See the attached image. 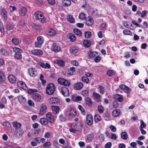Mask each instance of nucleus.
Listing matches in <instances>:
<instances>
[{"label": "nucleus", "instance_id": "1", "mask_svg": "<svg viewBox=\"0 0 148 148\" xmlns=\"http://www.w3.org/2000/svg\"><path fill=\"white\" fill-rule=\"evenodd\" d=\"M34 15L36 19L41 23H44L47 21L46 18L44 17L43 13L40 11L35 12Z\"/></svg>", "mask_w": 148, "mask_h": 148}, {"label": "nucleus", "instance_id": "2", "mask_svg": "<svg viewBox=\"0 0 148 148\" xmlns=\"http://www.w3.org/2000/svg\"><path fill=\"white\" fill-rule=\"evenodd\" d=\"M55 90V86L52 83H49L47 85L46 89V93L49 95H53Z\"/></svg>", "mask_w": 148, "mask_h": 148}, {"label": "nucleus", "instance_id": "3", "mask_svg": "<svg viewBox=\"0 0 148 148\" xmlns=\"http://www.w3.org/2000/svg\"><path fill=\"white\" fill-rule=\"evenodd\" d=\"M37 41L35 42V46L36 47H40L44 42L43 38L42 36H38L37 38Z\"/></svg>", "mask_w": 148, "mask_h": 148}, {"label": "nucleus", "instance_id": "4", "mask_svg": "<svg viewBox=\"0 0 148 148\" xmlns=\"http://www.w3.org/2000/svg\"><path fill=\"white\" fill-rule=\"evenodd\" d=\"M51 49L52 51L56 52L60 51L61 47L60 45L56 43H53L51 46Z\"/></svg>", "mask_w": 148, "mask_h": 148}, {"label": "nucleus", "instance_id": "5", "mask_svg": "<svg viewBox=\"0 0 148 148\" xmlns=\"http://www.w3.org/2000/svg\"><path fill=\"white\" fill-rule=\"evenodd\" d=\"M1 15L3 21H6L8 18V12L4 8L2 9L1 12Z\"/></svg>", "mask_w": 148, "mask_h": 148}, {"label": "nucleus", "instance_id": "6", "mask_svg": "<svg viewBox=\"0 0 148 148\" xmlns=\"http://www.w3.org/2000/svg\"><path fill=\"white\" fill-rule=\"evenodd\" d=\"M28 72L30 75L33 77H35L37 74L36 70L35 69L33 68H32L29 69Z\"/></svg>", "mask_w": 148, "mask_h": 148}, {"label": "nucleus", "instance_id": "7", "mask_svg": "<svg viewBox=\"0 0 148 148\" xmlns=\"http://www.w3.org/2000/svg\"><path fill=\"white\" fill-rule=\"evenodd\" d=\"M47 107L45 104H42L40 108L39 114L40 115H42L45 113L46 112Z\"/></svg>", "mask_w": 148, "mask_h": 148}, {"label": "nucleus", "instance_id": "8", "mask_svg": "<svg viewBox=\"0 0 148 148\" xmlns=\"http://www.w3.org/2000/svg\"><path fill=\"white\" fill-rule=\"evenodd\" d=\"M32 97L33 99L36 102H39L41 99V95L38 93L33 94Z\"/></svg>", "mask_w": 148, "mask_h": 148}, {"label": "nucleus", "instance_id": "9", "mask_svg": "<svg viewBox=\"0 0 148 148\" xmlns=\"http://www.w3.org/2000/svg\"><path fill=\"white\" fill-rule=\"evenodd\" d=\"M62 94L64 96H68L69 95V91L68 89L65 87L62 88L61 90Z\"/></svg>", "mask_w": 148, "mask_h": 148}, {"label": "nucleus", "instance_id": "10", "mask_svg": "<svg viewBox=\"0 0 148 148\" xmlns=\"http://www.w3.org/2000/svg\"><path fill=\"white\" fill-rule=\"evenodd\" d=\"M32 53L35 55L40 56L43 54V51L40 49H33L31 51Z\"/></svg>", "mask_w": 148, "mask_h": 148}, {"label": "nucleus", "instance_id": "11", "mask_svg": "<svg viewBox=\"0 0 148 148\" xmlns=\"http://www.w3.org/2000/svg\"><path fill=\"white\" fill-rule=\"evenodd\" d=\"M86 119L88 124V125H91L93 121V118L92 116L89 114H88L86 116Z\"/></svg>", "mask_w": 148, "mask_h": 148}, {"label": "nucleus", "instance_id": "12", "mask_svg": "<svg viewBox=\"0 0 148 148\" xmlns=\"http://www.w3.org/2000/svg\"><path fill=\"white\" fill-rule=\"evenodd\" d=\"M46 116L47 119L51 123H52L54 122V119L53 117L50 112H48L46 114Z\"/></svg>", "mask_w": 148, "mask_h": 148}, {"label": "nucleus", "instance_id": "13", "mask_svg": "<svg viewBox=\"0 0 148 148\" xmlns=\"http://www.w3.org/2000/svg\"><path fill=\"white\" fill-rule=\"evenodd\" d=\"M83 84L82 82L76 83L74 85V88L75 90H79L82 88Z\"/></svg>", "mask_w": 148, "mask_h": 148}, {"label": "nucleus", "instance_id": "14", "mask_svg": "<svg viewBox=\"0 0 148 148\" xmlns=\"http://www.w3.org/2000/svg\"><path fill=\"white\" fill-rule=\"evenodd\" d=\"M17 85L20 87L22 88L24 90H26L27 87L25 83L21 81H19L17 83Z\"/></svg>", "mask_w": 148, "mask_h": 148}, {"label": "nucleus", "instance_id": "15", "mask_svg": "<svg viewBox=\"0 0 148 148\" xmlns=\"http://www.w3.org/2000/svg\"><path fill=\"white\" fill-rule=\"evenodd\" d=\"M55 62L60 66H64L65 65V62L64 60L62 59L56 60H55Z\"/></svg>", "mask_w": 148, "mask_h": 148}, {"label": "nucleus", "instance_id": "16", "mask_svg": "<svg viewBox=\"0 0 148 148\" xmlns=\"http://www.w3.org/2000/svg\"><path fill=\"white\" fill-rule=\"evenodd\" d=\"M93 96L94 99L97 102H99L100 101L101 96L99 94L94 92L93 93Z\"/></svg>", "mask_w": 148, "mask_h": 148}, {"label": "nucleus", "instance_id": "17", "mask_svg": "<svg viewBox=\"0 0 148 148\" xmlns=\"http://www.w3.org/2000/svg\"><path fill=\"white\" fill-rule=\"evenodd\" d=\"M17 99L19 102L21 104H24L26 102V99L22 95L18 96Z\"/></svg>", "mask_w": 148, "mask_h": 148}, {"label": "nucleus", "instance_id": "18", "mask_svg": "<svg viewBox=\"0 0 148 148\" xmlns=\"http://www.w3.org/2000/svg\"><path fill=\"white\" fill-rule=\"evenodd\" d=\"M9 81L12 83H14L16 82V79L15 76L13 75H10L8 77Z\"/></svg>", "mask_w": 148, "mask_h": 148}, {"label": "nucleus", "instance_id": "19", "mask_svg": "<svg viewBox=\"0 0 148 148\" xmlns=\"http://www.w3.org/2000/svg\"><path fill=\"white\" fill-rule=\"evenodd\" d=\"M120 110L118 109H116L113 110L112 113V114L114 117H116L120 115Z\"/></svg>", "mask_w": 148, "mask_h": 148}, {"label": "nucleus", "instance_id": "20", "mask_svg": "<svg viewBox=\"0 0 148 148\" xmlns=\"http://www.w3.org/2000/svg\"><path fill=\"white\" fill-rule=\"evenodd\" d=\"M0 53L2 55L5 56H7L9 55V53L5 49H1L0 50Z\"/></svg>", "mask_w": 148, "mask_h": 148}, {"label": "nucleus", "instance_id": "21", "mask_svg": "<svg viewBox=\"0 0 148 148\" xmlns=\"http://www.w3.org/2000/svg\"><path fill=\"white\" fill-rule=\"evenodd\" d=\"M72 99L75 101H79L81 100L82 98L80 96L73 95L72 96Z\"/></svg>", "mask_w": 148, "mask_h": 148}, {"label": "nucleus", "instance_id": "22", "mask_svg": "<svg viewBox=\"0 0 148 148\" xmlns=\"http://www.w3.org/2000/svg\"><path fill=\"white\" fill-rule=\"evenodd\" d=\"M39 64L41 67L45 69H49L51 67L50 64L47 63L45 64L43 62H40L39 63Z\"/></svg>", "mask_w": 148, "mask_h": 148}, {"label": "nucleus", "instance_id": "23", "mask_svg": "<svg viewBox=\"0 0 148 148\" xmlns=\"http://www.w3.org/2000/svg\"><path fill=\"white\" fill-rule=\"evenodd\" d=\"M83 44L84 46L85 47L88 48L91 45V42L90 40H84L83 42Z\"/></svg>", "mask_w": 148, "mask_h": 148}, {"label": "nucleus", "instance_id": "24", "mask_svg": "<svg viewBox=\"0 0 148 148\" xmlns=\"http://www.w3.org/2000/svg\"><path fill=\"white\" fill-rule=\"evenodd\" d=\"M88 19L86 21V25L90 26L93 25L94 21L93 19L91 17L89 16L88 18Z\"/></svg>", "mask_w": 148, "mask_h": 148}, {"label": "nucleus", "instance_id": "25", "mask_svg": "<svg viewBox=\"0 0 148 148\" xmlns=\"http://www.w3.org/2000/svg\"><path fill=\"white\" fill-rule=\"evenodd\" d=\"M63 5L66 7L69 6L71 4V0H62Z\"/></svg>", "mask_w": 148, "mask_h": 148}, {"label": "nucleus", "instance_id": "26", "mask_svg": "<svg viewBox=\"0 0 148 148\" xmlns=\"http://www.w3.org/2000/svg\"><path fill=\"white\" fill-rule=\"evenodd\" d=\"M76 128L77 125L75 124H71V127L69 129V130L71 132L74 133L77 130Z\"/></svg>", "mask_w": 148, "mask_h": 148}, {"label": "nucleus", "instance_id": "27", "mask_svg": "<svg viewBox=\"0 0 148 148\" xmlns=\"http://www.w3.org/2000/svg\"><path fill=\"white\" fill-rule=\"evenodd\" d=\"M51 108L53 111V112L54 114H56L59 111V107L55 106H51Z\"/></svg>", "mask_w": 148, "mask_h": 148}, {"label": "nucleus", "instance_id": "28", "mask_svg": "<svg viewBox=\"0 0 148 148\" xmlns=\"http://www.w3.org/2000/svg\"><path fill=\"white\" fill-rule=\"evenodd\" d=\"M70 53L75 54L78 52V48L77 47H71L70 48Z\"/></svg>", "mask_w": 148, "mask_h": 148}, {"label": "nucleus", "instance_id": "29", "mask_svg": "<svg viewBox=\"0 0 148 148\" xmlns=\"http://www.w3.org/2000/svg\"><path fill=\"white\" fill-rule=\"evenodd\" d=\"M47 34L49 36H53L56 34V32L54 29H51L48 31Z\"/></svg>", "mask_w": 148, "mask_h": 148}, {"label": "nucleus", "instance_id": "30", "mask_svg": "<svg viewBox=\"0 0 148 148\" xmlns=\"http://www.w3.org/2000/svg\"><path fill=\"white\" fill-rule=\"evenodd\" d=\"M40 123L44 125H46L48 123V121L45 118H42L40 120Z\"/></svg>", "mask_w": 148, "mask_h": 148}, {"label": "nucleus", "instance_id": "31", "mask_svg": "<svg viewBox=\"0 0 148 148\" xmlns=\"http://www.w3.org/2000/svg\"><path fill=\"white\" fill-rule=\"evenodd\" d=\"M50 100L52 104L58 103L60 101L56 97L51 98L50 99Z\"/></svg>", "mask_w": 148, "mask_h": 148}, {"label": "nucleus", "instance_id": "32", "mask_svg": "<svg viewBox=\"0 0 148 148\" xmlns=\"http://www.w3.org/2000/svg\"><path fill=\"white\" fill-rule=\"evenodd\" d=\"M115 98L119 102H121L123 100V97L121 95L118 94H116L115 95Z\"/></svg>", "mask_w": 148, "mask_h": 148}, {"label": "nucleus", "instance_id": "33", "mask_svg": "<svg viewBox=\"0 0 148 148\" xmlns=\"http://www.w3.org/2000/svg\"><path fill=\"white\" fill-rule=\"evenodd\" d=\"M35 140L37 143H40L41 142L43 143L45 141V139L44 138H40V137L35 138Z\"/></svg>", "mask_w": 148, "mask_h": 148}, {"label": "nucleus", "instance_id": "34", "mask_svg": "<svg viewBox=\"0 0 148 148\" xmlns=\"http://www.w3.org/2000/svg\"><path fill=\"white\" fill-rule=\"evenodd\" d=\"M13 127L16 129H18L20 127L21 125V124L20 123L15 121L13 122Z\"/></svg>", "mask_w": 148, "mask_h": 148}, {"label": "nucleus", "instance_id": "35", "mask_svg": "<svg viewBox=\"0 0 148 148\" xmlns=\"http://www.w3.org/2000/svg\"><path fill=\"white\" fill-rule=\"evenodd\" d=\"M23 42L27 44H29L32 42V40L28 38H24L23 39Z\"/></svg>", "mask_w": 148, "mask_h": 148}, {"label": "nucleus", "instance_id": "36", "mask_svg": "<svg viewBox=\"0 0 148 148\" xmlns=\"http://www.w3.org/2000/svg\"><path fill=\"white\" fill-rule=\"evenodd\" d=\"M73 32L75 34L79 36H81L82 35V33L81 31L78 29H73Z\"/></svg>", "mask_w": 148, "mask_h": 148}, {"label": "nucleus", "instance_id": "37", "mask_svg": "<svg viewBox=\"0 0 148 148\" xmlns=\"http://www.w3.org/2000/svg\"><path fill=\"white\" fill-rule=\"evenodd\" d=\"M88 55L90 58H93L95 57L96 55L97 54V52L89 51L88 53Z\"/></svg>", "mask_w": 148, "mask_h": 148}, {"label": "nucleus", "instance_id": "38", "mask_svg": "<svg viewBox=\"0 0 148 148\" xmlns=\"http://www.w3.org/2000/svg\"><path fill=\"white\" fill-rule=\"evenodd\" d=\"M86 102L87 105L89 106H91L92 105V101L89 97H87L86 98Z\"/></svg>", "mask_w": 148, "mask_h": 148}, {"label": "nucleus", "instance_id": "39", "mask_svg": "<svg viewBox=\"0 0 148 148\" xmlns=\"http://www.w3.org/2000/svg\"><path fill=\"white\" fill-rule=\"evenodd\" d=\"M21 53H15L14 55V57L18 60L21 59L22 58V55L21 54Z\"/></svg>", "mask_w": 148, "mask_h": 148}, {"label": "nucleus", "instance_id": "40", "mask_svg": "<svg viewBox=\"0 0 148 148\" xmlns=\"http://www.w3.org/2000/svg\"><path fill=\"white\" fill-rule=\"evenodd\" d=\"M67 19L68 21L71 23H73L75 20L73 17V16L71 15H69L67 16Z\"/></svg>", "mask_w": 148, "mask_h": 148}, {"label": "nucleus", "instance_id": "41", "mask_svg": "<svg viewBox=\"0 0 148 148\" xmlns=\"http://www.w3.org/2000/svg\"><path fill=\"white\" fill-rule=\"evenodd\" d=\"M69 38L70 39V40L72 42H74L76 40L75 35L72 34H70Z\"/></svg>", "mask_w": 148, "mask_h": 148}, {"label": "nucleus", "instance_id": "42", "mask_svg": "<svg viewBox=\"0 0 148 148\" xmlns=\"http://www.w3.org/2000/svg\"><path fill=\"white\" fill-rule=\"evenodd\" d=\"M12 41L15 45H17L19 43L18 39L16 38H13L12 40Z\"/></svg>", "mask_w": 148, "mask_h": 148}, {"label": "nucleus", "instance_id": "43", "mask_svg": "<svg viewBox=\"0 0 148 148\" xmlns=\"http://www.w3.org/2000/svg\"><path fill=\"white\" fill-rule=\"evenodd\" d=\"M121 137L122 139L124 140H126L128 138L127 134L125 132H123L121 134Z\"/></svg>", "mask_w": 148, "mask_h": 148}, {"label": "nucleus", "instance_id": "44", "mask_svg": "<svg viewBox=\"0 0 148 148\" xmlns=\"http://www.w3.org/2000/svg\"><path fill=\"white\" fill-rule=\"evenodd\" d=\"M115 72L114 70H109L107 72V74L109 76H112L115 74Z\"/></svg>", "mask_w": 148, "mask_h": 148}, {"label": "nucleus", "instance_id": "45", "mask_svg": "<svg viewBox=\"0 0 148 148\" xmlns=\"http://www.w3.org/2000/svg\"><path fill=\"white\" fill-rule=\"evenodd\" d=\"M123 33L124 34L127 35L131 36L132 34L130 30L127 29L124 30L123 31Z\"/></svg>", "mask_w": 148, "mask_h": 148}, {"label": "nucleus", "instance_id": "46", "mask_svg": "<svg viewBox=\"0 0 148 148\" xmlns=\"http://www.w3.org/2000/svg\"><path fill=\"white\" fill-rule=\"evenodd\" d=\"M101 119V117L98 114H96L94 116V120L95 122L100 121Z\"/></svg>", "mask_w": 148, "mask_h": 148}, {"label": "nucleus", "instance_id": "47", "mask_svg": "<svg viewBox=\"0 0 148 148\" xmlns=\"http://www.w3.org/2000/svg\"><path fill=\"white\" fill-rule=\"evenodd\" d=\"M81 80L82 81L87 83H88L89 82V79L85 76H82L81 78Z\"/></svg>", "mask_w": 148, "mask_h": 148}, {"label": "nucleus", "instance_id": "48", "mask_svg": "<svg viewBox=\"0 0 148 148\" xmlns=\"http://www.w3.org/2000/svg\"><path fill=\"white\" fill-rule=\"evenodd\" d=\"M91 33L89 31L85 32V36L86 38H89L91 36Z\"/></svg>", "mask_w": 148, "mask_h": 148}, {"label": "nucleus", "instance_id": "49", "mask_svg": "<svg viewBox=\"0 0 148 148\" xmlns=\"http://www.w3.org/2000/svg\"><path fill=\"white\" fill-rule=\"evenodd\" d=\"M6 28L8 30L10 31L13 29V26L10 23H8L6 25Z\"/></svg>", "mask_w": 148, "mask_h": 148}, {"label": "nucleus", "instance_id": "50", "mask_svg": "<svg viewBox=\"0 0 148 148\" xmlns=\"http://www.w3.org/2000/svg\"><path fill=\"white\" fill-rule=\"evenodd\" d=\"M93 137V134H90L87 136V140L88 141H91L92 140Z\"/></svg>", "mask_w": 148, "mask_h": 148}, {"label": "nucleus", "instance_id": "51", "mask_svg": "<svg viewBox=\"0 0 148 148\" xmlns=\"http://www.w3.org/2000/svg\"><path fill=\"white\" fill-rule=\"evenodd\" d=\"M13 50L16 53H19L23 52V51L21 49L18 48L16 47H14L13 48Z\"/></svg>", "mask_w": 148, "mask_h": 148}, {"label": "nucleus", "instance_id": "52", "mask_svg": "<svg viewBox=\"0 0 148 148\" xmlns=\"http://www.w3.org/2000/svg\"><path fill=\"white\" fill-rule=\"evenodd\" d=\"M5 79L4 74L3 72H0V81L2 82L4 81Z\"/></svg>", "mask_w": 148, "mask_h": 148}, {"label": "nucleus", "instance_id": "53", "mask_svg": "<svg viewBox=\"0 0 148 148\" xmlns=\"http://www.w3.org/2000/svg\"><path fill=\"white\" fill-rule=\"evenodd\" d=\"M79 18L82 20H84L86 18V15L84 13H80L79 16Z\"/></svg>", "mask_w": 148, "mask_h": 148}, {"label": "nucleus", "instance_id": "54", "mask_svg": "<svg viewBox=\"0 0 148 148\" xmlns=\"http://www.w3.org/2000/svg\"><path fill=\"white\" fill-rule=\"evenodd\" d=\"M78 108L80 110L82 114L83 115L85 114V111L82 107L81 105H79L78 106Z\"/></svg>", "mask_w": 148, "mask_h": 148}, {"label": "nucleus", "instance_id": "55", "mask_svg": "<svg viewBox=\"0 0 148 148\" xmlns=\"http://www.w3.org/2000/svg\"><path fill=\"white\" fill-rule=\"evenodd\" d=\"M98 110L99 112L101 113H103L104 111L103 107L100 105L98 106Z\"/></svg>", "mask_w": 148, "mask_h": 148}, {"label": "nucleus", "instance_id": "56", "mask_svg": "<svg viewBox=\"0 0 148 148\" xmlns=\"http://www.w3.org/2000/svg\"><path fill=\"white\" fill-rule=\"evenodd\" d=\"M33 27L37 30H40L42 28V27L40 25L36 24H34L33 26Z\"/></svg>", "mask_w": 148, "mask_h": 148}, {"label": "nucleus", "instance_id": "57", "mask_svg": "<svg viewBox=\"0 0 148 148\" xmlns=\"http://www.w3.org/2000/svg\"><path fill=\"white\" fill-rule=\"evenodd\" d=\"M18 24L20 25H21L22 27H24L26 25L25 21L23 19L19 21Z\"/></svg>", "mask_w": 148, "mask_h": 148}, {"label": "nucleus", "instance_id": "58", "mask_svg": "<svg viewBox=\"0 0 148 148\" xmlns=\"http://www.w3.org/2000/svg\"><path fill=\"white\" fill-rule=\"evenodd\" d=\"M57 81L58 83L63 85L65 81V79L62 78H59L58 79Z\"/></svg>", "mask_w": 148, "mask_h": 148}, {"label": "nucleus", "instance_id": "59", "mask_svg": "<svg viewBox=\"0 0 148 148\" xmlns=\"http://www.w3.org/2000/svg\"><path fill=\"white\" fill-rule=\"evenodd\" d=\"M51 145V143L50 142H47L44 144L43 146L46 148H49Z\"/></svg>", "mask_w": 148, "mask_h": 148}, {"label": "nucleus", "instance_id": "60", "mask_svg": "<svg viewBox=\"0 0 148 148\" xmlns=\"http://www.w3.org/2000/svg\"><path fill=\"white\" fill-rule=\"evenodd\" d=\"M70 114L74 116H75L77 114L76 110L74 109H71L70 110Z\"/></svg>", "mask_w": 148, "mask_h": 148}, {"label": "nucleus", "instance_id": "61", "mask_svg": "<svg viewBox=\"0 0 148 148\" xmlns=\"http://www.w3.org/2000/svg\"><path fill=\"white\" fill-rule=\"evenodd\" d=\"M27 8L25 7H23L21 8V12L23 14V15H25L26 13H27Z\"/></svg>", "mask_w": 148, "mask_h": 148}, {"label": "nucleus", "instance_id": "62", "mask_svg": "<svg viewBox=\"0 0 148 148\" xmlns=\"http://www.w3.org/2000/svg\"><path fill=\"white\" fill-rule=\"evenodd\" d=\"M37 91V90H36L33 89H29L27 90L28 93L30 94H32L33 93L36 92Z\"/></svg>", "mask_w": 148, "mask_h": 148}, {"label": "nucleus", "instance_id": "63", "mask_svg": "<svg viewBox=\"0 0 148 148\" xmlns=\"http://www.w3.org/2000/svg\"><path fill=\"white\" fill-rule=\"evenodd\" d=\"M140 126L139 127V128H145L146 126V124L144 123L142 120H141L140 121Z\"/></svg>", "mask_w": 148, "mask_h": 148}, {"label": "nucleus", "instance_id": "64", "mask_svg": "<svg viewBox=\"0 0 148 148\" xmlns=\"http://www.w3.org/2000/svg\"><path fill=\"white\" fill-rule=\"evenodd\" d=\"M99 89L100 93L102 94H103L104 92V89L103 87L102 86H100L99 87Z\"/></svg>", "mask_w": 148, "mask_h": 148}]
</instances>
